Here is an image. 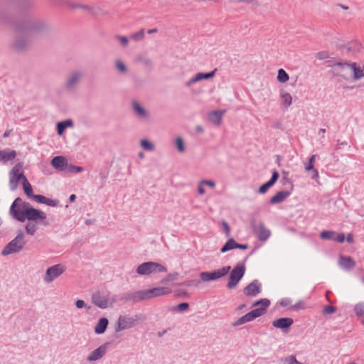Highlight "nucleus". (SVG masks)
<instances>
[{"mask_svg": "<svg viewBox=\"0 0 364 364\" xmlns=\"http://www.w3.org/2000/svg\"><path fill=\"white\" fill-rule=\"evenodd\" d=\"M48 24H15L9 50L16 54L28 52L32 46V36L48 30Z\"/></svg>", "mask_w": 364, "mask_h": 364, "instance_id": "obj_1", "label": "nucleus"}, {"mask_svg": "<svg viewBox=\"0 0 364 364\" xmlns=\"http://www.w3.org/2000/svg\"><path fill=\"white\" fill-rule=\"evenodd\" d=\"M23 213V214L18 215V221L24 222L26 219L32 221L39 220L43 225H48V222L46 221V214L42 210L33 208L28 202L24 204Z\"/></svg>", "mask_w": 364, "mask_h": 364, "instance_id": "obj_2", "label": "nucleus"}, {"mask_svg": "<svg viewBox=\"0 0 364 364\" xmlns=\"http://www.w3.org/2000/svg\"><path fill=\"white\" fill-rule=\"evenodd\" d=\"M26 243L24 233L21 230H19L16 236L4 247L1 251V255L7 256L19 252L24 248Z\"/></svg>", "mask_w": 364, "mask_h": 364, "instance_id": "obj_3", "label": "nucleus"}, {"mask_svg": "<svg viewBox=\"0 0 364 364\" xmlns=\"http://www.w3.org/2000/svg\"><path fill=\"white\" fill-rule=\"evenodd\" d=\"M92 302L97 307L105 309L109 306H112L114 303L117 301V296H113L109 297V294H106L101 291H97L92 294Z\"/></svg>", "mask_w": 364, "mask_h": 364, "instance_id": "obj_4", "label": "nucleus"}, {"mask_svg": "<svg viewBox=\"0 0 364 364\" xmlns=\"http://www.w3.org/2000/svg\"><path fill=\"white\" fill-rule=\"evenodd\" d=\"M167 268L158 262H145L136 268V273L139 275H149L151 274L166 272Z\"/></svg>", "mask_w": 364, "mask_h": 364, "instance_id": "obj_5", "label": "nucleus"}, {"mask_svg": "<svg viewBox=\"0 0 364 364\" xmlns=\"http://www.w3.org/2000/svg\"><path fill=\"white\" fill-rule=\"evenodd\" d=\"M337 49L346 56H353L363 50V45L358 40H353L345 43H338Z\"/></svg>", "mask_w": 364, "mask_h": 364, "instance_id": "obj_6", "label": "nucleus"}, {"mask_svg": "<svg viewBox=\"0 0 364 364\" xmlns=\"http://www.w3.org/2000/svg\"><path fill=\"white\" fill-rule=\"evenodd\" d=\"M245 265L244 263H238L230 272L228 282L226 285L229 289L236 287L240 281L242 279L245 273Z\"/></svg>", "mask_w": 364, "mask_h": 364, "instance_id": "obj_7", "label": "nucleus"}, {"mask_svg": "<svg viewBox=\"0 0 364 364\" xmlns=\"http://www.w3.org/2000/svg\"><path fill=\"white\" fill-rule=\"evenodd\" d=\"M23 168V164L19 162L16 164L9 172V187L11 191H15L18 186L21 180L22 181L27 178L23 172H21Z\"/></svg>", "mask_w": 364, "mask_h": 364, "instance_id": "obj_8", "label": "nucleus"}, {"mask_svg": "<svg viewBox=\"0 0 364 364\" xmlns=\"http://www.w3.org/2000/svg\"><path fill=\"white\" fill-rule=\"evenodd\" d=\"M230 266H225L212 272H202L200 274V277L203 282L218 280L226 276L230 272Z\"/></svg>", "mask_w": 364, "mask_h": 364, "instance_id": "obj_9", "label": "nucleus"}, {"mask_svg": "<svg viewBox=\"0 0 364 364\" xmlns=\"http://www.w3.org/2000/svg\"><path fill=\"white\" fill-rule=\"evenodd\" d=\"M271 302L268 299H260L252 303V307H257L250 311V314L253 320L264 315L267 312V309L270 306Z\"/></svg>", "mask_w": 364, "mask_h": 364, "instance_id": "obj_10", "label": "nucleus"}, {"mask_svg": "<svg viewBox=\"0 0 364 364\" xmlns=\"http://www.w3.org/2000/svg\"><path fill=\"white\" fill-rule=\"evenodd\" d=\"M138 321V318L129 317L127 316H119L114 325V330L116 332H120L126 329L136 326Z\"/></svg>", "mask_w": 364, "mask_h": 364, "instance_id": "obj_11", "label": "nucleus"}, {"mask_svg": "<svg viewBox=\"0 0 364 364\" xmlns=\"http://www.w3.org/2000/svg\"><path fill=\"white\" fill-rule=\"evenodd\" d=\"M65 271V267L61 264H57L48 267L43 277V281L46 284L51 283L54 279L60 277Z\"/></svg>", "mask_w": 364, "mask_h": 364, "instance_id": "obj_12", "label": "nucleus"}, {"mask_svg": "<svg viewBox=\"0 0 364 364\" xmlns=\"http://www.w3.org/2000/svg\"><path fill=\"white\" fill-rule=\"evenodd\" d=\"M68 6L73 9H80L83 14L89 16H99L102 14V11L97 6H92L87 4L80 3H70Z\"/></svg>", "mask_w": 364, "mask_h": 364, "instance_id": "obj_13", "label": "nucleus"}, {"mask_svg": "<svg viewBox=\"0 0 364 364\" xmlns=\"http://www.w3.org/2000/svg\"><path fill=\"white\" fill-rule=\"evenodd\" d=\"M251 226L254 233L257 235L259 241H266L270 236V231L265 228L263 222L260 221L259 224H256L255 221L251 223Z\"/></svg>", "mask_w": 364, "mask_h": 364, "instance_id": "obj_14", "label": "nucleus"}, {"mask_svg": "<svg viewBox=\"0 0 364 364\" xmlns=\"http://www.w3.org/2000/svg\"><path fill=\"white\" fill-rule=\"evenodd\" d=\"M26 203L19 197L16 198L12 203L9 209V213L16 220H18V215H24V204Z\"/></svg>", "mask_w": 364, "mask_h": 364, "instance_id": "obj_15", "label": "nucleus"}, {"mask_svg": "<svg viewBox=\"0 0 364 364\" xmlns=\"http://www.w3.org/2000/svg\"><path fill=\"white\" fill-rule=\"evenodd\" d=\"M293 323V318L287 317L279 318L272 321V326L274 328L281 329L284 333L289 332Z\"/></svg>", "mask_w": 364, "mask_h": 364, "instance_id": "obj_16", "label": "nucleus"}, {"mask_svg": "<svg viewBox=\"0 0 364 364\" xmlns=\"http://www.w3.org/2000/svg\"><path fill=\"white\" fill-rule=\"evenodd\" d=\"M109 346V343L108 342L101 345L87 357V360L89 362H95L103 358L107 353Z\"/></svg>", "mask_w": 364, "mask_h": 364, "instance_id": "obj_17", "label": "nucleus"}, {"mask_svg": "<svg viewBox=\"0 0 364 364\" xmlns=\"http://www.w3.org/2000/svg\"><path fill=\"white\" fill-rule=\"evenodd\" d=\"M262 291V284L257 279L253 280L243 289V293L247 296H256Z\"/></svg>", "mask_w": 364, "mask_h": 364, "instance_id": "obj_18", "label": "nucleus"}, {"mask_svg": "<svg viewBox=\"0 0 364 364\" xmlns=\"http://www.w3.org/2000/svg\"><path fill=\"white\" fill-rule=\"evenodd\" d=\"M350 62L339 60L337 63L331 65L333 75L343 77L344 70L346 69H350Z\"/></svg>", "mask_w": 364, "mask_h": 364, "instance_id": "obj_19", "label": "nucleus"}, {"mask_svg": "<svg viewBox=\"0 0 364 364\" xmlns=\"http://www.w3.org/2000/svg\"><path fill=\"white\" fill-rule=\"evenodd\" d=\"M145 291L147 300L171 293V289L166 287H157L149 289H145Z\"/></svg>", "mask_w": 364, "mask_h": 364, "instance_id": "obj_20", "label": "nucleus"}, {"mask_svg": "<svg viewBox=\"0 0 364 364\" xmlns=\"http://www.w3.org/2000/svg\"><path fill=\"white\" fill-rule=\"evenodd\" d=\"M217 70V68H215L213 70L209 73H198L194 77H191L188 81H187L186 85V86L189 87L198 81L213 78L215 75Z\"/></svg>", "mask_w": 364, "mask_h": 364, "instance_id": "obj_21", "label": "nucleus"}, {"mask_svg": "<svg viewBox=\"0 0 364 364\" xmlns=\"http://www.w3.org/2000/svg\"><path fill=\"white\" fill-rule=\"evenodd\" d=\"M82 76V73L80 71H74L70 73L68 77L65 87L68 90H73L75 85L78 83L80 78Z\"/></svg>", "mask_w": 364, "mask_h": 364, "instance_id": "obj_22", "label": "nucleus"}, {"mask_svg": "<svg viewBox=\"0 0 364 364\" xmlns=\"http://www.w3.org/2000/svg\"><path fill=\"white\" fill-rule=\"evenodd\" d=\"M279 177V174L278 171H274L272 172L270 179L268 181H267L266 183H264V184H262L259 188V189H258L259 193H260V194L266 193L267 192L268 189L274 185V183L278 180Z\"/></svg>", "mask_w": 364, "mask_h": 364, "instance_id": "obj_23", "label": "nucleus"}, {"mask_svg": "<svg viewBox=\"0 0 364 364\" xmlns=\"http://www.w3.org/2000/svg\"><path fill=\"white\" fill-rule=\"evenodd\" d=\"M51 165L57 170L66 171L68 162L65 157L57 156L52 159Z\"/></svg>", "mask_w": 364, "mask_h": 364, "instance_id": "obj_24", "label": "nucleus"}, {"mask_svg": "<svg viewBox=\"0 0 364 364\" xmlns=\"http://www.w3.org/2000/svg\"><path fill=\"white\" fill-rule=\"evenodd\" d=\"M291 191L287 190V191H279L271 198L269 203H270V204H272V205L280 203L283 202L284 200H285L286 198H288L291 195Z\"/></svg>", "mask_w": 364, "mask_h": 364, "instance_id": "obj_25", "label": "nucleus"}, {"mask_svg": "<svg viewBox=\"0 0 364 364\" xmlns=\"http://www.w3.org/2000/svg\"><path fill=\"white\" fill-rule=\"evenodd\" d=\"M339 264L345 270H350L355 266V262L350 256L341 255Z\"/></svg>", "mask_w": 364, "mask_h": 364, "instance_id": "obj_26", "label": "nucleus"}, {"mask_svg": "<svg viewBox=\"0 0 364 364\" xmlns=\"http://www.w3.org/2000/svg\"><path fill=\"white\" fill-rule=\"evenodd\" d=\"M225 112V110H214L208 114L210 122L215 125H220L222 122V117Z\"/></svg>", "mask_w": 364, "mask_h": 364, "instance_id": "obj_27", "label": "nucleus"}, {"mask_svg": "<svg viewBox=\"0 0 364 364\" xmlns=\"http://www.w3.org/2000/svg\"><path fill=\"white\" fill-rule=\"evenodd\" d=\"M109 320L106 317L100 318L95 326V333L96 334L104 333L107 328Z\"/></svg>", "mask_w": 364, "mask_h": 364, "instance_id": "obj_28", "label": "nucleus"}, {"mask_svg": "<svg viewBox=\"0 0 364 364\" xmlns=\"http://www.w3.org/2000/svg\"><path fill=\"white\" fill-rule=\"evenodd\" d=\"M0 21L6 23H16L14 14L11 11L0 8Z\"/></svg>", "mask_w": 364, "mask_h": 364, "instance_id": "obj_29", "label": "nucleus"}, {"mask_svg": "<svg viewBox=\"0 0 364 364\" xmlns=\"http://www.w3.org/2000/svg\"><path fill=\"white\" fill-rule=\"evenodd\" d=\"M228 2L230 4H245L251 9H255L260 6V2L259 0H228Z\"/></svg>", "mask_w": 364, "mask_h": 364, "instance_id": "obj_30", "label": "nucleus"}, {"mask_svg": "<svg viewBox=\"0 0 364 364\" xmlns=\"http://www.w3.org/2000/svg\"><path fill=\"white\" fill-rule=\"evenodd\" d=\"M73 125L72 119H66L62 122H59L56 124V130L58 135H62L65 130L70 127Z\"/></svg>", "mask_w": 364, "mask_h": 364, "instance_id": "obj_31", "label": "nucleus"}, {"mask_svg": "<svg viewBox=\"0 0 364 364\" xmlns=\"http://www.w3.org/2000/svg\"><path fill=\"white\" fill-rule=\"evenodd\" d=\"M16 151L15 150L4 149L3 150L1 161L4 164L7 163L9 161L14 159L16 156Z\"/></svg>", "mask_w": 364, "mask_h": 364, "instance_id": "obj_32", "label": "nucleus"}, {"mask_svg": "<svg viewBox=\"0 0 364 364\" xmlns=\"http://www.w3.org/2000/svg\"><path fill=\"white\" fill-rule=\"evenodd\" d=\"M316 157V155H312L309 159L308 164L305 166V169L306 171H312V172H313V175L311 176L312 178H318V172L317 169H316L314 166V164Z\"/></svg>", "mask_w": 364, "mask_h": 364, "instance_id": "obj_33", "label": "nucleus"}, {"mask_svg": "<svg viewBox=\"0 0 364 364\" xmlns=\"http://www.w3.org/2000/svg\"><path fill=\"white\" fill-rule=\"evenodd\" d=\"M350 70L353 72V80H358L362 77H364V73L361 70V67L358 65L356 63H351Z\"/></svg>", "mask_w": 364, "mask_h": 364, "instance_id": "obj_34", "label": "nucleus"}, {"mask_svg": "<svg viewBox=\"0 0 364 364\" xmlns=\"http://www.w3.org/2000/svg\"><path fill=\"white\" fill-rule=\"evenodd\" d=\"M132 107L134 113L140 117L146 118L148 117V113L146 109L141 106L138 102H134L132 104Z\"/></svg>", "mask_w": 364, "mask_h": 364, "instance_id": "obj_35", "label": "nucleus"}, {"mask_svg": "<svg viewBox=\"0 0 364 364\" xmlns=\"http://www.w3.org/2000/svg\"><path fill=\"white\" fill-rule=\"evenodd\" d=\"M132 301L134 303L147 300L145 290H140L132 292Z\"/></svg>", "mask_w": 364, "mask_h": 364, "instance_id": "obj_36", "label": "nucleus"}, {"mask_svg": "<svg viewBox=\"0 0 364 364\" xmlns=\"http://www.w3.org/2000/svg\"><path fill=\"white\" fill-rule=\"evenodd\" d=\"M22 186L24 193L27 196L28 198L33 199L35 194H33L32 186L27 178H25V180L22 181Z\"/></svg>", "mask_w": 364, "mask_h": 364, "instance_id": "obj_37", "label": "nucleus"}, {"mask_svg": "<svg viewBox=\"0 0 364 364\" xmlns=\"http://www.w3.org/2000/svg\"><path fill=\"white\" fill-rule=\"evenodd\" d=\"M237 246V242L233 238H230L225 244L221 247L220 252L225 253L229 250L235 249Z\"/></svg>", "mask_w": 364, "mask_h": 364, "instance_id": "obj_38", "label": "nucleus"}, {"mask_svg": "<svg viewBox=\"0 0 364 364\" xmlns=\"http://www.w3.org/2000/svg\"><path fill=\"white\" fill-rule=\"evenodd\" d=\"M280 97L282 101V105L285 107H289L291 105L292 97L289 93L286 92L284 91H282L280 93Z\"/></svg>", "mask_w": 364, "mask_h": 364, "instance_id": "obj_39", "label": "nucleus"}, {"mask_svg": "<svg viewBox=\"0 0 364 364\" xmlns=\"http://www.w3.org/2000/svg\"><path fill=\"white\" fill-rule=\"evenodd\" d=\"M252 321H253V319H252L250 312H248L246 314H245L244 316L239 318L236 321L233 322L232 325L233 326H238L242 325L245 323Z\"/></svg>", "mask_w": 364, "mask_h": 364, "instance_id": "obj_40", "label": "nucleus"}, {"mask_svg": "<svg viewBox=\"0 0 364 364\" xmlns=\"http://www.w3.org/2000/svg\"><path fill=\"white\" fill-rule=\"evenodd\" d=\"M336 232L333 230H324L321 232L320 237L323 240H333Z\"/></svg>", "mask_w": 364, "mask_h": 364, "instance_id": "obj_41", "label": "nucleus"}, {"mask_svg": "<svg viewBox=\"0 0 364 364\" xmlns=\"http://www.w3.org/2000/svg\"><path fill=\"white\" fill-rule=\"evenodd\" d=\"M289 76L288 73L282 68L279 69L277 75V80L280 82H286L289 80Z\"/></svg>", "mask_w": 364, "mask_h": 364, "instance_id": "obj_42", "label": "nucleus"}, {"mask_svg": "<svg viewBox=\"0 0 364 364\" xmlns=\"http://www.w3.org/2000/svg\"><path fill=\"white\" fill-rule=\"evenodd\" d=\"M178 273L176 272H172V273H169L168 274H167V276L164 278L161 281V283L162 284H166L169 282H172V281H175L178 279Z\"/></svg>", "mask_w": 364, "mask_h": 364, "instance_id": "obj_43", "label": "nucleus"}, {"mask_svg": "<svg viewBox=\"0 0 364 364\" xmlns=\"http://www.w3.org/2000/svg\"><path fill=\"white\" fill-rule=\"evenodd\" d=\"M140 144L141 147L146 151H152L154 149V145L147 139L141 140Z\"/></svg>", "mask_w": 364, "mask_h": 364, "instance_id": "obj_44", "label": "nucleus"}, {"mask_svg": "<svg viewBox=\"0 0 364 364\" xmlns=\"http://www.w3.org/2000/svg\"><path fill=\"white\" fill-rule=\"evenodd\" d=\"M83 171V168L82 166H77L73 164H68L67 166L66 171L69 173H80Z\"/></svg>", "mask_w": 364, "mask_h": 364, "instance_id": "obj_45", "label": "nucleus"}, {"mask_svg": "<svg viewBox=\"0 0 364 364\" xmlns=\"http://www.w3.org/2000/svg\"><path fill=\"white\" fill-rule=\"evenodd\" d=\"M37 230V226L34 223H28L26 225V232L28 235H33Z\"/></svg>", "mask_w": 364, "mask_h": 364, "instance_id": "obj_46", "label": "nucleus"}, {"mask_svg": "<svg viewBox=\"0 0 364 364\" xmlns=\"http://www.w3.org/2000/svg\"><path fill=\"white\" fill-rule=\"evenodd\" d=\"M354 311L358 316H364V303H358L354 307Z\"/></svg>", "mask_w": 364, "mask_h": 364, "instance_id": "obj_47", "label": "nucleus"}, {"mask_svg": "<svg viewBox=\"0 0 364 364\" xmlns=\"http://www.w3.org/2000/svg\"><path fill=\"white\" fill-rule=\"evenodd\" d=\"M144 37V29L142 28L140 31L135 32L131 35V38L135 41H141Z\"/></svg>", "mask_w": 364, "mask_h": 364, "instance_id": "obj_48", "label": "nucleus"}, {"mask_svg": "<svg viewBox=\"0 0 364 364\" xmlns=\"http://www.w3.org/2000/svg\"><path fill=\"white\" fill-rule=\"evenodd\" d=\"M175 144L179 152L182 153L185 151L183 140L181 137L178 136L176 139Z\"/></svg>", "mask_w": 364, "mask_h": 364, "instance_id": "obj_49", "label": "nucleus"}, {"mask_svg": "<svg viewBox=\"0 0 364 364\" xmlns=\"http://www.w3.org/2000/svg\"><path fill=\"white\" fill-rule=\"evenodd\" d=\"M336 311H337V308L336 306H325L323 308L322 314L323 315L331 314H333V313L336 312Z\"/></svg>", "mask_w": 364, "mask_h": 364, "instance_id": "obj_50", "label": "nucleus"}, {"mask_svg": "<svg viewBox=\"0 0 364 364\" xmlns=\"http://www.w3.org/2000/svg\"><path fill=\"white\" fill-rule=\"evenodd\" d=\"M75 306L77 309H83L85 308L87 311H89L91 309L90 306H87L85 302L82 299H77L75 302Z\"/></svg>", "mask_w": 364, "mask_h": 364, "instance_id": "obj_51", "label": "nucleus"}, {"mask_svg": "<svg viewBox=\"0 0 364 364\" xmlns=\"http://www.w3.org/2000/svg\"><path fill=\"white\" fill-rule=\"evenodd\" d=\"M115 65L117 69L121 73H126L127 71V68L125 64L119 60L115 62Z\"/></svg>", "mask_w": 364, "mask_h": 364, "instance_id": "obj_52", "label": "nucleus"}, {"mask_svg": "<svg viewBox=\"0 0 364 364\" xmlns=\"http://www.w3.org/2000/svg\"><path fill=\"white\" fill-rule=\"evenodd\" d=\"M117 301L124 302L132 301V292L123 294L119 298H117Z\"/></svg>", "mask_w": 364, "mask_h": 364, "instance_id": "obj_53", "label": "nucleus"}, {"mask_svg": "<svg viewBox=\"0 0 364 364\" xmlns=\"http://www.w3.org/2000/svg\"><path fill=\"white\" fill-rule=\"evenodd\" d=\"M115 38L119 41V42L123 47H126L128 45L129 41L126 36L117 35L115 36Z\"/></svg>", "mask_w": 364, "mask_h": 364, "instance_id": "obj_54", "label": "nucleus"}, {"mask_svg": "<svg viewBox=\"0 0 364 364\" xmlns=\"http://www.w3.org/2000/svg\"><path fill=\"white\" fill-rule=\"evenodd\" d=\"M284 360L287 364H302L299 362L294 355H289L284 358Z\"/></svg>", "mask_w": 364, "mask_h": 364, "instance_id": "obj_55", "label": "nucleus"}, {"mask_svg": "<svg viewBox=\"0 0 364 364\" xmlns=\"http://www.w3.org/2000/svg\"><path fill=\"white\" fill-rule=\"evenodd\" d=\"M189 308V304L187 302H183L178 305H176V309L178 311L183 312L188 310Z\"/></svg>", "mask_w": 364, "mask_h": 364, "instance_id": "obj_56", "label": "nucleus"}, {"mask_svg": "<svg viewBox=\"0 0 364 364\" xmlns=\"http://www.w3.org/2000/svg\"><path fill=\"white\" fill-rule=\"evenodd\" d=\"M46 198H47L46 197H45L44 196H42V195H35V196H33V200H34L35 201H36L39 203L45 204L46 201Z\"/></svg>", "mask_w": 364, "mask_h": 364, "instance_id": "obj_57", "label": "nucleus"}, {"mask_svg": "<svg viewBox=\"0 0 364 364\" xmlns=\"http://www.w3.org/2000/svg\"><path fill=\"white\" fill-rule=\"evenodd\" d=\"M316 58L318 60H327L329 58L328 53L326 51H321L316 53Z\"/></svg>", "mask_w": 364, "mask_h": 364, "instance_id": "obj_58", "label": "nucleus"}, {"mask_svg": "<svg viewBox=\"0 0 364 364\" xmlns=\"http://www.w3.org/2000/svg\"><path fill=\"white\" fill-rule=\"evenodd\" d=\"M346 239L345 235L343 232L341 233H336V235L334 237V241L338 242H343Z\"/></svg>", "mask_w": 364, "mask_h": 364, "instance_id": "obj_59", "label": "nucleus"}, {"mask_svg": "<svg viewBox=\"0 0 364 364\" xmlns=\"http://www.w3.org/2000/svg\"><path fill=\"white\" fill-rule=\"evenodd\" d=\"M34 6V3L31 0H23L21 2V6L23 8H31Z\"/></svg>", "mask_w": 364, "mask_h": 364, "instance_id": "obj_60", "label": "nucleus"}, {"mask_svg": "<svg viewBox=\"0 0 364 364\" xmlns=\"http://www.w3.org/2000/svg\"><path fill=\"white\" fill-rule=\"evenodd\" d=\"M58 204V200H53V199H50V198H46V203L45 205H50V206H52V207H56Z\"/></svg>", "mask_w": 364, "mask_h": 364, "instance_id": "obj_61", "label": "nucleus"}, {"mask_svg": "<svg viewBox=\"0 0 364 364\" xmlns=\"http://www.w3.org/2000/svg\"><path fill=\"white\" fill-rule=\"evenodd\" d=\"M282 182L283 185H285L286 183H289L290 185L289 191H292V190L294 188V185L289 178H288L287 176H283L282 178Z\"/></svg>", "mask_w": 364, "mask_h": 364, "instance_id": "obj_62", "label": "nucleus"}, {"mask_svg": "<svg viewBox=\"0 0 364 364\" xmlns=\"http://www.w3.org/2000/svg\"><path fill=\"white\" fill-rule=\"evenodd\" d=\"M339 60H336L333 58H329L326 61L325 63L326 64V66L331 68V66L333 64L337 63Z\"/></svg>", "mask_w": 364, "mask_h": 364, "instance_id": "obj_63", "label": "nucleus"}, {"mask_svg": "<svg viewBox=\"0 0 364 364\" xmlns=\"http://www.w3.org/2000/svg\"><path fill=\"white\" fill-rule=\"evenodd\" d=\"M279 304H280V305L282 306L286 307V306H289L291 304V300L289 299H287V298L282 299L280 301Z\"/></svg>", "mask_w": 364, "mask_h": 364, "instance_id": "obj_64", "label": "nucleus"}]
</instances>
